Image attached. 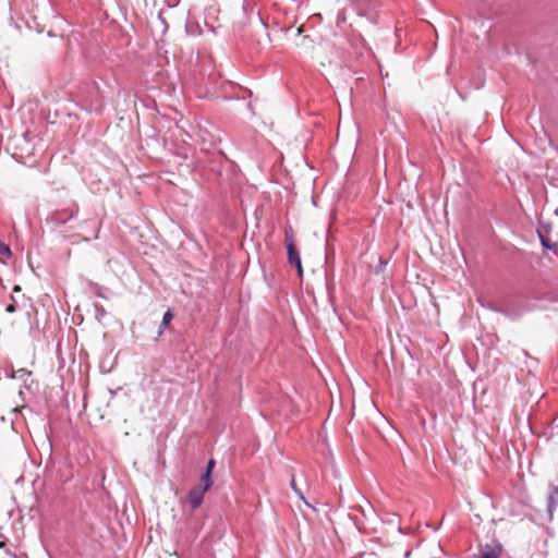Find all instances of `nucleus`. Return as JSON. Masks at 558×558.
Segmentation results:
<instances>
[{
    "label": "nucleus",
    "mask_w": 558,
    "mask_h": 558,
    "mask_svg": "<svg viewBox=\"0 0 558 558\" xmlns=\"http://www.w3.org/2000/svg\"><path fill=\"white\" fill-rule=\"evenodd\" d=\"M543 245H545L547 248H550V247L546 244V242H544V241H543Z\"/></svg>",
    "instance_id": "dca6fc26"
},
{
    "label": "nucleus",
    "mask_w": 558,
    "mask_h": 558,
    "mask_svg": "<svg viewBox=\"0 0 558 558\" xmlns=\"http://www.w3.org/2000/svg\"><path fill=\"white\" fill-rule=\"evenodd\" d=\"M13 291H14V292H20V291H21V287H20V286H15V287L13 288Z\"/></svg>",
    "instance_id": "2eb2a0df"
},
{
    "label": "nucleus",
    "mask_w": 558,
    "mask_h": 558,
    "mask_svg": "<svg viewBox=\"0 0 558 558\" xmlns=\"http://www.w3.org/2000/svg\"><path fill=\"white\" fill-rule=\"evenodd\" d=\"M153 31L165 34L168 29L165 19L158 14L151 22Z\"/></svg>",
    "instance_id": "39448f33"
},
{
    "label": "nucleus",
    "mask_w": 558,
    "mask_h": 558,
    "mask_svg": "<svg viewBox=\"0 0 558 558\" xmlns=\"http://www.w3.org/2000/svg\"><path fill=\"white\" fill-rule=\"evenodd\" d=\"M287 248H288L289 263L296 267L298 275L300 278H302L303 277V268H302L301 257H300V254L296 251L292 241H290L287 244Z\"/></svg>",
    "instance_id": "f03ea898"
},
{
    "label": "nucleus",
    "mask_w": 558,
    "mask_h": 558,
    "mask_svg": "<svg viewBox=\"0 0 558 558\" xmlns=\"http://www.w3.org/2000/svg\"><path fill=\"white\" fill-rule=\"evenodd\" d=\"M214 465H215V461L213 459H210L207 463V468H206V471L205 472H208V473H211L213 469H214Z\"/></svg>",
    "instance_id": "9d476101"
},
{
    "label": "nucleus",
    "mask_w": 558,
    "mask_h": 558,
    "mask_svg": "<svg viewBox=\"0 0 558 558\" xmlns=\"http://www.w3.org/2000/svg\"><path fill=\"white\" fill-rule=\"evenodd\" d=\"M4 546V543L0 542V547H3Z\"/></svg>",
    "instance_id": "f3484780"
},
{
    "label": "nucleus",
    "mask_w": 558,
    "mask_h": 558,
    "mask_svg": "<svg viewBox=\"0 0 558 558\" xmlns=\"http://www.w3.org/2000/svg\"><path fill=\"white\" fill-rule=\"evenodd\" d=\"M558 506V487H553L547 501V512L549 518H553L554 510Z\"/></svg>",
    "instance_id": "20e7f679"
},
{
    "label": "nucleus",
    "mask_w": 558,
    "mask_h": 558,
    "mask_svg": "<svg viewBox=\"0 0 558 558\" xmlns=\"http://www.w3.org/2000/svg\"><path fill=\"white\" fill-rule=\"evenodd\" d=\"M256 22L259 24V26H262L263 28H266L265 23L263 22V20L258 15L256 16Z\"/></svg>",
    "instance_id": "ddd939ff"
},
{
    "label": "nucleus",
    "mask_w": 558,
    "mask_h": 558,
    "mask_svg": "<svg viewBox=\"0 0 558 558\" xmlns=\"http://www.w3.org/2000/svg\"><path fill=\"white\" fill-rule=\"evenodd\" d=\"M205 493L206 490H204L203 488H193L190 490L189 501L193 509H196L202 505Z\"/></svg>",
    "instance_id": "7ed1b4c3"
},
{
    "label": "nucleus",
    "mask_w": 558,
    "mask_h": 558,
    "mask_svg": "<svg viewBox=\"0 0 558 558\" xmlns=\"http://www.w3.org/2000/svg\"><path fill=\"white\" fill-rule=\"evenodd\" d=\"M0 255L4 256L8 259L11 258L12 256L11 248L3 242H0Z\"/></svg>",
    "instance_id": "0eeeda50"
},
{
    "label": "nucleus",
    "mask_w": 558,
    "mask_h": 558,
    "mask_svg": "<svg viewBox=\"0 0 558 558\" xmlns=\"http://www.w3.org/2000/svg\"><path fill=\"white\" fill-rule=\"evenodd\" d=\"M502 551V546L499 542H492L490 544L485 545L476 558H500Z\"/></svg>",
    "instance_id": "f257e3e1"
},
{
    "label": "nucleus",
    "mask_w": 558,
    "mask_h": 558,
    "mask_svg": "<svg viewBox=\"0 0 558 558\" xmlns=\"http://www.w3.org/2000/svg\"><path fill=\"white\" fill-rule=\"evenodd\" d=\"M385 267H386V263L384 260L379 259L376 272L383 271L385 269Z\"/></svg>",
    "instance_id": "1a4fd4ad"
},
{
    "label": "nucleus",
    "mask_w": 558,
    "mask_h": 558,
    "mask_svg": "<svg viewBox=\"0 0 558 558\" xmlns=\"http://www.w3.org/2000/svg\"><path fill=\"white\" fill-rule=\"evenodd\" d=\"M15 310H16V308H15V305H14V304H9V305H7V307H5V312H7V313H14V312H15Z\"/></svg>",
    "instance_id": "9b49d317"
},
{
    "label": "nucleus",
    "mask_w": 558,
    "mask_h": 558,
    "mask_svg": "<svg viewBox=\"0 0 558 558\" xmlns=\"http://www.w3.org/2000/svg\"><path fill=\"white\" fill-rule=\"evenodd\" d=\"M291 487H292V488H293V490H294V492L300 496V498L304 500V497H303L302 493H301V492H299V490L296 489V487H295V484H294V481H293V480H292V482H291Z\"/></svg>",
    "instance_id": "f8f14e48"
},
{
    "label": "nucleus",
    "mask_w": 558,
    "mask_h": 558,
    "mask_svg": "<svg viewBox=\"0 0 558 558\" xmlns=\"http://www.w3.org/2000/svg\"><path fill=\"white\" fill-rule=\"evenodd\" d=\"M210 475H211V473L205 472L202 476V484H203L202 488L206 492L211 487V484H213Z\"/></svg>",
    "instance_id": "423d86ee"
},
{
    "label": "nucleus",
    "mask_w": 558,
    "mask_h": 558,
    "mask_svg": "<svg viewBox=\"0 0 558 558\" xmlns=\"http://www.w3.org/2000/svg\"><path fill=\"white\" fill-rule=\"evenodd\" d=\"M303 32L302 26L296 27L295 33L299 35Z\"/></svg>",
    "instance_id": "4468645a"
},
{
    "label": "nucleus",
    "mask_w": 558,
    "mask_h": 558,
    "mask_svg": "<svg viewBox=\"0 0 558 558\" xmlns=\"http://www.w3.org/2000/svg\"><path fill=\"white\" fill-rule=\"evenodd\" d=\"M172 319V313L170 311H167L162 316L161 325L166 327L170 320Z\"/></svg>",
    "instance_id": "6e6552de"
}]
</instances>
